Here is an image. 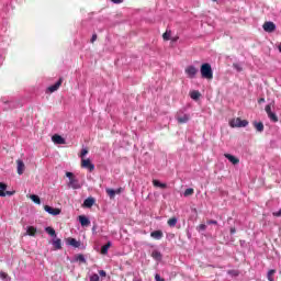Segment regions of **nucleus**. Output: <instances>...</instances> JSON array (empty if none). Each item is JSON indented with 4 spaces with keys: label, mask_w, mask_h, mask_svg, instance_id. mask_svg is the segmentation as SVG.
I'll use <instances>...</instances> for the list:
<instances>
[{
    "label": "nucleus",
    "mask_w": 281,
    "mask_h": 281,
    "mask_svg": "<svg viewBox=\"0 0 281 281\" xmlns=\"http://www.w3.org/2000/svg\"><path fill=\"white\" fill-rule=\"evenodd\" d=\"M200 72L205 80H212L214 78V71H212V66L209 63L202 64Z\"/></svg>",
    "instance_id": "obj_1"
},
{
    "label": "nucleus",
    "mask_w": 281,
    "mask_h": 281,
    "mask_svg": "<svg viewBox=\"0 0 281 281\" xmlns=\"http://www.w3.org/2000/svg\"><path fill=\"white\" fill-rule=\"evenodd\" d=\"M66 177L69 179L68 188H72V190H80V188H82L78 178L74 177V173L67 171Z\"/></svg>",
    "instance_id": "obj_2"
},
{
    "label": "nucleus",
    "mask_w": 281,
    "mask_h": 281,
    "mask_svg": "<svg viewBox=\"0 0 281 281\" xmlns=\"http://www.w3.org/2000/svg\"><path fill=\"white\" fill-rule=\"evenodd\" d=\"M249 122L247 120H240V117L237 119H233L229 122V126H232V128H245V126H248Z\"/></svg>",
    "instance_id": "obj_3"
},
{
    "label": "nucleus",
    "mask_w": 281,
    "mask_h": 281,
    "mask_svg": "<svg viewBox=\"0 0 281 281\" xmlns=\"http://www.w3.org/2000/svg\"><path fill=\"white\" fill-rule=\"evenodd\" d=\"M178 124H188L190 122V114L178 112L176 115Z\"/></svg>",
    "instance_id": "obj_4"
},
{
    "label": "nucleus",
    "mask_w": 281,
    "mask_h": 281,
    "mask_svg": "<svg viewBox=\"0 0 281 281\" xmlns=\"http://www.w3.org/2000/svg\"><path fill=\"white\" fill-rule=\"evenodd\" d=\"M186 75L188 76V78H196V74H199V69L194 66H188L184 69Z\"/></svg>",
    "instance_id": "obj_5"
},
{
    "label": "nucleus",
    "mask_w": 281,
    "mask_h": 281,
    "mask_svg": "<svg viewBox=\"0 0 281 281\" xmlns=\"http://www.w3.org/2000/svg\"><path fill=\"white\" fill-rule=\"evenodd\" d=\"M81 166H82V168H86L90 172H93V170H95V165L92 164L90 159H82Z\"/></svg>",
    "instance_id": "obj_6"
},
{
    "label": "nucleus",
    "mask_w": 281,
    "mask_h": 281,
    "mask_svg": "<svg viewBox=\"0 0 281 281\" xmlns=\"http://www.w3.org/2000/svg\"><path fill=\"white\" fill-rule=\"evenodd\" d=\"M5 190H8V184L0 182V196H12L14 194V192Z\"/></svg>",
    "instance_id": "obj_7"
},
{
    "label": "nucleus",
    "mask_w": 281,
    "mask_h": 281,
    "mask_svg": "<svg viewBox=\"0 0 281 281\" xmlns=\"http://www.w3.org/2000/svg\"><path fill=\"white\" fill-rule=\"evenodd\" d=\"M44 210L45 212H47V214H50L52 216H58V214H60V209H54L49 205H45Z\"/></svg>",
    "instance_id": "obj_8"
},
{
    "label": "nucleus",
    "mask_w": 281,
    "mask_h": 281,
    "mask_svg": "<svg viewBox=\"0 0 281 281\" xmlns=\"http://www.w3.org/2000/svg\"><path fill=\"white\" fill-rule=\"evenodd\" d=\"M60 85H63V78H60L55 85L47 88L48 93H54L60 89Z\"/></svg>",
    "instance_id": "obj_9"
},
{
    "label": "nucleus",
    "mask_w": 281,
    "mask_h": 281,
    "mask_svg": "<svg viewBox=\"0 0 281 281\" xmlns=\"http://www.w3.org/2000/svg\"><path fill=\"white\" fill-rule=\"evenodd\" d=\"M265 32L271 33V32H276V24L273 22H266L262 25Z\"/></svg>",
    "instance_id": "obj_10"
},
{
    "label": "nucleus",
    "mask_w": 281,
    "mask_h": 281,
    "mask_svg": "<svg viewBox=\"0 0 281 281\" xmlns=\"http://www.w3.org/2000/svg\"><path fill=\"white\" fill-rule=\"evenodd\" d=\"M79 223H80L81 227H89V225H91V221H89V217H87L85 215L79 216Z\"/></svg>",
    "instance_id": "obj_11"
},
{
    "label": "nucleus",
    "mask_w": 281,
    "mask_h": 281,
    "mask_svg": "<svg viewBox=\"0 0 281 281\" xmlns=\"http://www.w3.org/2000/svg\"><path fill=\"white\" fill-rule=\"evenodd\" d=\"M224 157L226 159H228V161H231V164H233V166H236V165L240 164V160L238 158H236L234 155L224 154Z\"/></svg>",
    "instance_id": "obj_12"
},
{
    "label": "nucleus",
    "mask_w": 281,
    "mask_h": 281,
    "mask_svg": "<svg viewBox=\"0 0 281 281\" xmlns=\"http://www.w3.org/2000/svg\"><path fill=\"white\" fill-rule=\"evenodd\" d=\"M150 236L155 240H161V238H164V232H161V231H154V232L150 233Z\"/></svg>",
    "instance_id": "obj_13"
},
{
    "label": "nucleus",
    "mask_w": 281,
    "mask_h": 281,
    "mask_svg": "<svg viewBox=\"0 0 281 281\" xmlns=\"http://www.w3.org/2000/svg\"><path fill=\"white\" fill-rule=\"evenodd\" d=\"M52 142H54V144H66L65 138L58 134L53 135Z\"/></svg>",
    "instance_id": "obj_14"
},
{
    "label": "nucleus",
    "mask_w": 281,
    "mask_h": 281,
    "mask_svg": "<svg viewBox=\"0 0 281 281\" xmlns=\"http://www.w3.org/2000/svg\"><path fill=\"white\" fill-rule=\"evenodd\" d=\"M16 164H18V175H23V172H25V164L21 159H19Z\"/></svg>",
    "instance_id": "obj_15"
},
{
    "label": "nucleus",
    "mask_w": 281,
    "mask_h": 281,
    "mask_svg": "<svg viewBox=\"0 0 281 281\" xmlns=\"http://www.w3.org/2000/svg\"><path fill=\"white\" fill-rule=\"evenodd\" d=\"M111 241H108L106 245L102 246L101 254L102 256H106L109 254V249H111Z\"/></svg>",
    "instance_id": "obj_16"
},
{
    "label": "nucleus",
    "mask_w": 281,
    "mask_h": 281,
    "mask_svg": "<svg viewBox=\"0 0 281 281\" xmlns=\"http://www.w3.org/2000/svg\"><path fill=\"white\" fill-rule=\"evenodd\" d=\"M151 258H154V260H157L159 262V261H161V258H164V257H162L161 252H159V250H153Z\"/></svg>",
    "instance_id": "obj_17"
},
{
    "label": "nucleus",
    "mask_w": 281,
    "mask_h": 281,
    "mask_svg": "<svg viewBox=\"0 0 281 281\" xmlns=\"http://www.w3.org/2000/svg\"><path fill=\"white\" fill-rule=\"evenodd\" d=\"M94 203H95V200L93 198H88L85 200L83 205L86 207H93Z\"/></svg>",
    "instance_id": "obj_18"
},
{
    "label": "nucleus",
    "mask_w": 281,
    "mask_h": 281,
    "mask_svg": "<svg viewBox=\"0 0 281 281\" xmlns=\"http://www.w3.org/2000/svg\"><path fill=\"white\" fill-rule=\"evenodd\" d=\"M25 236H36V227L34 226H29L26 228V234Z\"/></svg>",
    "instance_id": "obj_19"
},
{
    "label": "nucleus",
    "mask_w": 281,
    "mask_h": 281,
    "mask_svg": "<svg viewBox=\"0 0 281 281\" xmlns=\"http://www.w3.org/2000/svg\"><path fill=\"white\" fill-rule=\"evenodd\" d=\"M45 232L48 236H52V238H56V231L52 226H47L45 228Z\"/></svg>",
    "instance_id": "obj_20"
},
{
    "label": "nucleus",
    "mask_w": 281,
    "mask_h": 281,
    "mask_svg": "<svg viewBox=\"0 0 281 281\" xmlns=\"http://www.w3.org/2000/svg\"><path fill=\"white\" fill-rule=\"evenodd\" d=\"M68 245H71V247H80V241L76 240V238H68L67 239Z\"/></svg>",
    "instance_id": "obj_21"
},
{
    "label": "nucleus",
    "mask_w": 281,
    "mask_h": 281,
    "mask_svg": "<svg viewBox=\"0 0 281 281\" xmlns=\"http://www.w3.org/2000/svg\"><path fill=\"white\" fill-rule=\"evenodd\" d=\"M120 192H121L120 189H117L116 191L113 190V189H106V194H109V196H110L111 199H113V196H115V194H120Z\"/></svg>",
    "instance_id": "obj_22"
},
{
    "label": "nucleus",
    "mask_w": 281,
    "mask_h": 281,
    "mask_svg": "<svg viewBox=\"0 0 281 281\" xmlns=\"http://www.w3.org/2000/svg\"><path fill=\"white\" fill-rule=\"evenodd\" d=\"M190 98L192 100H199V98H201V92L200 91H196V90H193L191 93H190Z\"/></svg>",
    "instance_id": "obj_23"
},
{
    "label": "nucleus",
    "mask_w": 281,
    "mask_h": 281,
    "mask_svg": "<svg viewBox=\"0 0 281 281\" xmlns=\"http://www.w3.org/2000/svg\"><path fill=\"white\" fill-rule=\"evenodd\" d=\"M255 128L258 133H262V131H265V124H262V122L255 123Z\"/></svg>",
    "instance_id": "obj_24"
},
{
    "label": "nucleus",
    "mask_w": 281,
    "mask_h": 281,
    "mask_svg": "<svg viewBox=\"0 0 281 281\" xmlns=\"http://www.w3.org/2000/svg\"><path fill=\"white\" fill-rule=\"evenodd\" d=\"M30 199H31V201H33V203H36L37 205H41V198H38V195L31 194Z\"/></svg>",
    "instance_id": "obj_25"
},
{
    "label": "nucleus",
    "mask_w": 281,
    "mask_h": 281,
    "mask_svg": "<svg viewBox=\"0 0 281 281\" xmlns=\"http://www.w3.org/2000/svg\"><path fill=\"white\" fill-rule=\"evenodd\" d=\"M153 184L155 186V188H167L168 186L166 183H161L159 182V180H153Z\"/></svg>",
    "instance_id": "obj_26"
},
{
    "label": "nucleus",
    "mask_w": 281,
    "mask_h": 281,
    "mask_svg": "<svg viewBox=\"0 0 281 281\" xmlns=\"http://www.w3.org/2000/svg\"><path fill=\"white\" fill-rule=\"evenodd\" d=\"M53 245H54L55 249H63V245H61L60 239H55L53 241Z\"/></svg>",
    "instance_id": "obj_27"
},
{
    "label": "nucleus",
    "mask_w": 281,
    "mask_h": 281,
    "mask_svg": "<svg viewBox=\"0 0 281 281\" xmlns=\"http://www.w3.org/2000/svg\"><path fill=\"white\" fill-rule=\"evenodd\" d=\"M169 227H175L177 225V217H171L168 220Z\"/></svg>",
    "instance_id": "obj_28"
},
{
    "label": "nucleus",
    "mask_w": 281,
    "mask_h": 281,
    "mask_svg": "<svg viewBox=\"0 0 281 281\" xmlns=\"http://www.w3.org/2000/svg\"><path fill=\"white\" fill-rule=\"evenodd\" d=\"M268 117H269V120H271V122H278V115H276V113H273V112H270L268 114Z\"/></svg>",
    "instance_id": "obj_29"
},
{
    "label": "nucleus",
    "mask_w": 281,
    "mask_h": 281,
    "mask_svg": "<svg viewBox=\"0 0 281 281\" xmlns=\"http://www.w3.org/2000/svg\"><path fill=\"white\" fill-rule=\"evenodd\" d=\"M184 196H192V194H194V189L189 188L184 191Z\"/></svg>",
    "instance_id": "obj_30"
},
{
    "label": "nucleus",
    "mask_w": 281,
    "mask_h": 281,
    "mask_svg": "<svg viewBox=\"0 0 281 281\" xmlns=\"http://www.w3.org/2000/svg\"><path fill=\"white\" fill-rule=\"evenodd\" d=\"M0 278L3 281H10V277L8 276V273H5L3 271L0 272Z\"/></svg>",
    "instance_id": "obj_31"
},
{
    "label": "nucleus",
    "mask_w": 281,
    "mask_h": 281,
    "mask_svg": "<svg viewBox=\"0 0 281 281\" xmlns=\"http://www.w3.org/2000/svg\"><path fill=\"white\" fill-rule=\"evenodd\" d=\"M170 36H171V32L170 31H166L162 35L164 41H170Z\"/></svg>",
    "instance_id": "obj_32"
},
{
    "label": "nucleus",
    "mask_w": 281,
    "mask_h": 281,
    "mask_svg": "<svg viewBox=\"0 0 281 281\" xmlns=\"http://www.w3.org/2000/svg\"><path fill=\"white\" fill-rule=\"evenodd\" d=\"M76 260H77L78 262H87V259L85 258V255H78V256L76 257Z\"/></svg>",
    "instance_id": "obj_33"
},
{
    "label": "nucleus",
    "mask_w": 281,
    "mask_h": 281,
    "mask_svg": "<svg viewBox=\"0 0 281 281\" xmlns=\"http://www.w3.org/2000/svg\"><path fill=\"white\" fill-rule=\"evenodd\" d=\"M198 232H205V229H207V226L205 224H200L198 227H196Z\"/></svg>",
    "instance_id": "obj_34"
},
{
    "label": "nucleus",
    "mask_w": 281,
    "mask_h": 281,
    "mask_svg": "<svg viewBox=\"0 0 281 281\" xmlns=\"http://www.w3.org/2000/svg\"><path fill=\"white\" fill-rule=\"evenodd\" d=\"M273 273H276V270H270V271H268V280L269 281H273Z\"/></svg>",
    "instance_id": "obj_35"
},
{
    "label": "nucleus",
    "mask_w": 281,
    "mask_h": 281,
    "mask_svg": "<svg viewBox=\"0 0 281 281\" xmlns=\"http://www.w3.org/2000/svg\"><path fill=\"white\" fill-rule=\"evenodd\" d=\"M233 67L236 71H243V66L240 64H234Z\"/></svg>",
    "instance_id": "obj_36"
},
{
    "label": "nucleus",
    "mask_w": 281,
    "mask_h": 281,
    "mask_svg": "<svg viewBox=\"0 0 281 281\" xmlns=\"http://www.w3.org/2000/svg\"><path fill=\"white\" fill-rule=\"evenodd\" d=\"M90 281H100V276H98V274H92L91 277H90Z\"/></svg>",
    "instance_id": "obj_37"
},
{
    "label": "nucleus",
    "mask_w": 281,
    "mask_h": 281,
    "mask_svg": "<svg viewBox=\"0 0 281 281\" xmlns=\"http://www.w3.org/2000/svg\"><path fill=\"white\" fill-rule=\"evenodd\" d=\"M228 276H233L234 278H236V276H238V271L237 270H229Z\"/></svg>",
    "instance_id": "obj_38"
},
{
    "label": "nucleus",
    "mask_w": 281,
    "mask_h": 281,
    "mask_svg": "<svg viewBox=\"0 0 281 281\" xmlns=\"http://www.w3.org/2000/svg\"><path fill=\"white\" fill-rule=\"evenodd\" d=\"M266 113H267V115H269V113H272L271 104L266 105Z\"/></svg>",
    "instance_id": "obj_39"
},
{
    "label": "nucleus",
    "mask_w": 281,
    "mask_h": 281,
    "mask_svg": "<svg viewBox=\"0 0 281 281\" xmlns=\"http://www.w3.org/2000/svg\"><path fill=\"white\" fill-rule=\"evenodd\" d=\"M207 225H218V222H216L214 220H210V221H207Z\"/></svg>",
    "instance_id": "obj_40"
},
{
    "label": "nucleus",
    "mask_w": 281,
    "mask_h": 281,
    "mask_svg": "<svg viewBox=\"0 0 281 281\" xmlns=\"http://www.w3.org/2000/svg\"><path fill=\"white\" fill-rule=\"evenodd\" d=\"M99 276H101V278H106V271L100 270Z\"/></svg>",
    "instance_id": "obj_41"
},
{
    "label": "nucleus",
    "mask_w": 281,
    "mask_h": 281,
    "mask_svg": "<svg viewBox=\"0 0 281 281\" xmlns=\"http://www.w3.org/2000/svg\"><path fill=\"white\" fill-rule=\"evenodd\" d=\"M95 41H98V35L97 34H93L90 42L91 43H95Z\"/></svg>",
    "instance_id": "obj_42"
},
{
    "label": "nucleus",
    "mask_w": 281,
    "mask_h": 281,
    "mask_svg": "<svg viewBox=\"0 0 281 281\" xmlns=\"http://www.w3.org/2000/svg\"><path fill=\"white\" fill-rule=\"evenodd\" d=\"M155 280H156V281H166V280H164V279L161 278V276H159V274H156V276H155Z\"/></svg>",
    "instance_id": "obj_43"
},
{
    "label": "nucleus",
    "mask_w": 281,
    "mask_h": 281,
    "mask_svg": "<svg viewBox=\"0 0 281 281\" xmlns=\"http://www.w3.org/2000/svg\"><path fill=\"white\" fill-rule=\"evenodd\" d=\"M88 153H89V150L82 149V150H81V157H85L86 155H88Z\"/></svg>",
    "instance_id": "obj_44"
},
{
    "label": "nucleus",
    "mask_w": 281,
    "mask_h": 281,
    "mask_svg": "<svg viewBox=\"0 0 281 281\" xmlns=\"http://www.w3.org/2000/svg\"><path fill=\"white\" fill-rule=\"evenodd\" d=\"M124 0H112V3H122Z\"/></svg>",
    "instance_id": "obj_45"
},
{
    "label": "nucleus",
    "mask_w": 281,
    "mask_h": 281,
    "mask_svg": "<svg viewBox=\"0 0 281 281\" xmlns=\"http://www.w3.org/2000/svg\"><path fill=\"white\" fill-rule=\"evenodd\" d=\"M265 102V98H260L259 100H258V103L259 104H262Z\"/></svg>",
    "instance_id": "obj_46"
},
{
    "label": "nucleus",
    "mask_w": 281,
    "mask_h": 281,
    "mask_svg": "<svg viewBox=\"0 0 281 281\" xmlns=\"http://www.w3.org/2000/svg\"><path fill=\"white\" fill-rule=\"evenodd\" d=\"M274 216H281V209L274 213Z\"/></svg>",
    "instance_id": "obj_47"
},
{
    "label": "nucleus",
    "mask_w": 281,
    "mask_h": 281,
    "mask_svg": "<svg viewBox=\"0 0 281 281\" xmlns=\"http://www.w3.org/2000/svg\"><path fill=\"white\" fill-rule=\"evenodd\" d=\"M231 234H236V228L235 227L231 228Z\"/></svg>",
    "instance_id": "obj_48"
},
{
    "label": "nucleus",
    "mask_w": 281,
    "mask_h": 281,
    "mask_svg": "<svg viewBox=\"0 0 281 281\" xmlns=\"http://www.w3.org/2000/svg\"><path fill=\"white\" fill-rule=\"evenodd\" d=\"M134 281H142V279H134Z\"/></svg>",
    "instance_id": "obj_49"
},
{
    "label": "nucleus",
    "mask_w": 281,
    "mask_h": 281,
    "mask_svg": "<svg viewBox=\"0 0 281 281\" xmlns=\"http://www.w3.org/2000/svg\"><path fill=\"white\" fill-rule=\"evenodd\" d=\"M279 52L281 53V45H279Z\"/></svg>",
    "instance_id": "obj_50"
},
{
    "label": "nucleus",
    "mask_w": 281,
    "mask_h": 281,
    "mask_svg": "<svg viewBox=\"0 0 281 281\" xmlns=\"http://www.w3.org/2000/svg\"><path fill=\"white\" fill-rule=\"evenodd\" d=\"M173 42L177 41V37L172 40Z\"/></svg>",
    "instance_id": "obj_51"
},
{
    "label": "nucleus",
    "mask_w": 281,
    "mask_h": 281,
    "mask_svg": "<svg viewBox=\"0 0 281 281\" xmlns=\"http://www.w3.org/2000/svg\"><path fill=\"white\" fill-rule=\"evenodd\" d=\"M213 1H216V0H213Z\"/></svg>",
    "instance_id": "obj_52"
}]
</instances>
